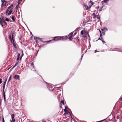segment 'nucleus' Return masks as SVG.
<instances>
[{
  "label": "nucleus",
  "mask_w": 122,
  "mask_h": 122,
  "mask_svg": "<svg viewBox=\"0 0 122 122\" xmlns=\"http://www.w3.org/2000/svg\"><path fill=\"white\" fill-rule=\"evenodd\" d=\"M3 22L6 25H7L6 23L5 22V21L4 20H3Z\"/></svg>",
  "instance_id": "a878e982"
},
{
  "label": "nucleus",
  "mask_w": 122,
  "mask_h": 122,
  "mask_svg": "<svg viewBox=\"0 0 122 122\" xmlns=\"http://www.w3.org/2000/svg\"><path fill=\"white\" fill-rule=\"evenodd\" d=\"M15 115L14 114H12L11 115V117L12 121H15V119L14 118Z\"/></svg>",
  "instance_id": "9d476101"
},
{
  "label": "nucleus",
  "mask_w": 122,
  "mask_h": 122,
  "mask_svg": "<svg viewBox=\"0 0 122 122\" xmlns=\"http://www.w3.org/2000/svg\"><path fill=\"white\" fill-rule=\"evenodd\" d=\"M11 75H10V76L8 81V82H9V81H10V80H11Z\"/></svg>",
  "instance_id": "412c9836"
},
{
  "label": "nucleus",
  "mask_w": 122,
  "mask_h": 122,
  "mask_svg": "<svg viewBox=\"0 0 122 122\" xmlns=\"http://www.w3.org/2000/svg\"><path fill=\"white\" fill-rule=\"evenodd\" d=\"M2 79H0V84H1L2 82Z\"/></svg>",
  "instance_id": "c9c22d12"
},
{
  "label": "nucleus",
  "mask_w": 122,
  "mask_h": 122,
  "mask_svg": "<svg viewBox=\"0 0 122 122\" xmlns=\"http://www.w3.org/2000/svg\"><path fill=\"white\" fill-rule=\"evenodd\" d=\"M19 57H17V61H18V60H19Z\"/></svg>",
  "instance_id": "f704fd0d"
},
{
  "label": "nucleus",
  "mask_w": 122,
  "mask_h": 122,
  "mask_svg": "<svg viewBox=\"0 0 122 122\" xmlns=\"http://www.w3.org/2000/svg\"><path fill=\"white\" fill-rule=\"evenodd\" d=\"M92 15L93 16V19H95L97 15H96L95 13H93L92 14Z\"/></svg>",
  "instance_id": "4468645a"
},
{
  "label": "nucleus",
  "mask_w": 122,
  "mask_h": 122,
  "mask_svg": "<svg viewBox=\"0 0 122 122\" xmlns=\"http://www.w3.org/2000/svg\"><path fill=\"white\" fill-rule=\"evenodd\" d=\"M88 30V31H89V30Z\"/></svg>",
  "instance_id": "864d4df0"
},
{
  "label": "nucleus",
  "mask_w": 122,
  "mask_h": 122,
  "mask_svg": "<svg viewBox=\"0 0 122 122\" xmlns=\"http://www.w3.org/2000/svg\"><path fill=\"white\" fill-rule=\"evenodd\" d=\"M122 97L120 98L119 99V100H120V101H122Z\"/></svg>",
  "instance_id": "79ce46f5"
},
{
  "label": "nucleus",
  "mask_w": 122,
  "mask_h": 122,
  "mask_svg": "<svg viewBox=\"0 0 122 122\" xmlns=\"http://www.w3.org/2000/svg\"><path fill=\"white\" fill-rule=\"evenodd\" d=\"M18 3H19L18 4V5L16 6V7H15V8H16V9H17V10L18 8L19 5V3H19V2H18Z\"/></svg>",
  "instance_id": "5701e85b"
},
{
  "label": "nucleus",
  "mask_w": 122,
  "mask_h": 122,
  "mask_svg": "<svg viewBox=\"0 0 122 122\" xmlns=\"http://www.w3.org/2000/svg\"><path fill=\"white\" fill-rule=\"evenodd\" d=\"M102 41L103 43H104L105 42L103 40V39L102 40Z\"/></svg>",
  "instance_id": "e433bc0d"
},
{
  "label": "nucleus",
  "mask_w": 122,
  "mask_h": 122,
  "mask_svg": "<svg viewBox=\"0 0 122 122\" xmlns=\"http://www.w3.org/2000/svg\"><path fill=\"white\" fill-rule=\"evenodd\" d=\"M35 41L37 43H38V41L37 40H36Z\"/></svg>",
  "instance_id": "a19ab883"
},
{
  "label": "nucleus",
  "mask_w": 122,
  "mask_h": 122,
  "mask_svg": "<svg viewBox=\"0 0 122 122\" xmlns=\"http://www.w3.org/2000/svg\"><path fill=\"white\" fill-rule=\"evenodd\" d=\"M101 11V10H100V11Z\"/></svg>",
  "instance_id": "3c124183"
},
{
  "label": "nucleus",
  "mask_w": 122,
  "mask_h": 122,
  "mask_svg": "<svg viewBox=\"0 0 122 122\" xmlns=\"http://www.w3.org/2000/svg\"><path fill=\"white\" fill-rule=\"evenodd\" d=\"M76 34V33H75L74 34L75 35V34Z\"/></svg>",
  "instance_id": "8fccbe9b"
},
{
  "label": "nucleus",
  "mask_w": 122,
  "mask_h": 122,
  "mask_svg": "<svg viewBox=\"0 0 122 122\" xmlns=\"http://www.w3.org/2000/svg\"><path fill=\"white\" fill-rule=\"evenodd\" d=\"M13 6V5L11 4V5L8 7V8H9L10 9H12V7Z\"/></svg>",
  "instance_id": "a211bd4d"
},
{
  "label": "nucleus",
  "mask_w": 122,
  "mask_h": 122,
  "mask_svg": "<svg viewBox=\"0 0 122 122\" xmlns=\"http://www.w3.org/2000/svg\"><path fill=\"white\" fill-rule=\"evenodd\" d=\"M19 63V61H17L16 63L15 64V65L13 67V68H14L16 66L18 65V64Z\"/></svg>",
  "instance_id": "f8f14e48"
},
{
  "label": "nucleus",
  "mask_w": 122,
  "mask_h": 122,
  "mask_svg": "<svg viewBox=\"0 0 122 122\" xmlns=\"http://www.w3.org/2000/svg\"><path fill=\"white\" fill-rule=\"evenodd\" d=\"M5 85H3V88H5Z\"/></svg>",
  "instance_id": "49530a36"
},
{
  "label": "nucleus",
  "mask_w": 122,
  "mask_h": 122,
  "mask_svg": "<svg viewBox=\"0 0 122 122\" xmlns=\"http://www.w3.org/2000/svg\"><path fill=\"white\" fill-rule=\"evenodd\" d=\"M5 88H3V92H4Z\"/></svg>",
  "instance_id": "37998d69"
},
{
  "label": "nucleus",
  "mask_w": 122,
  "mask_h": 122,
  "mask_svg": "<svg viewBox=\"0 0 122 122\" xmlns=\"http://www.w3.org/2000/svg\"><path fill=\"white\" fill-rule=\"evenodd\" d=\"M66 36H55L53 37V40L55 41H58L60 40L66 39Z\"/></svg>",
  "instance_id": "f03ea898"
},
{
  "label": "nucleus",
  "mask_w": 122,
  "mask_h": 122,
  "mask_svg": "<svg viewBox=\"0 0 122 122\" xmlns=\"http://www.w3.org/2000/svg\"><path fill=\"white\" fill-rule=\"evenodd\" d=\"M99 51H97V50H96L95 51V53H96V52H98Z\"/></svg>",
  "instance_id": "ea45409f"
},
{
  "label": "nucleus",
  "mask_w": 122,
  "mask_h": 122,
  "mask_svg": "<svg viewBox=\"0 0 122 122\" xmlns=\"http://www.w3.org/2000/svg\"><path fill=\"white\" fill-rule=\"evenodd\" d=\"M122 108V102L120 104V105L119 108Z\"/></svg>",
  "instance_id": "393cba45"
},
{
  "label": "nucleus",
  "mask_w": 122,
  "mask_h": 122,
  "mask_svg": "<svg viewBox=\"0 0 122 122\" xmlns=\"http://www.w3.org/2000/svg\"><path fill=\"white\" fill-rule=\"evenodd\" d=\"M88 34V31L85 29L82 30L81 32V34L82 35L83 37L84 38L87 37L88 35L89 37V35Z\"/></svg>",
  "instance_id": "f257e3e1"
},
{
  "label": "nucleus",
  "mask_w": 122,
  "mask_h": 122,
  "mask_svg": "<svg viewBox=\"0 0 122 122\" xmlns=\"http://www.w3.org/2000/svg\"><path fill=\"white\" fill-rule=\"evenodd\" d=\"M76 41L77 42H78L79 41V40L78 38L76 39Z\"/></svg>",
  "instance_id": "7c9ffc66"
},
{
  "label": "nucleus",
  "mask_w": 122,
  "mask_h": 122,
  "mask_svg": "<svg viewBox=\"0 0 122 122\" xmlns=\"http://www.w3.org/2000/svg\"><path fill=\"white\" fill-rule=\"evenodd\" d=\"M96 17L98 19H99L100 20V16L98 15Z\"/></svg>",
  "instance_id": "cd10ccee"
},
{
  "label": "nucleus",
  "mask_w": 122,
  "mask_h": 122,
  "mask_svg": "<svg viewBox=\"0 0 122 122\" xmlns=\"http://www.w3.org/2000/svg\"><path fill=\"white\" fill-rule=\"evenodd\" d=\"M59 97H58V100H59V101H60L61 102H60V103H61V104H62V105H64V101L63 100H60V99H59Z\"/></svg>",
  "instance_id": "1a4fd4ad"
},
{
  "label": "nucleus",
  "mask_w": 122,
  "mask_h": 122,
  "mask_svg": "<svg viewBox=\"0 0 122 122\" xmlns=\"http://www.w3.org/2000/svg\"><path fill=\"white\" fill-rule=\"evenodd\" d=\"M73 36V33H71L69 34V37L68 38H66V39H67L68 38V39L70 40L71 41L72 39V36Z\"/></svg>",
  "instance_id": "0eeeda50"
},
{
  "label": "nucleus",
  "mask_w": 122,
  "mask_h": 122,
  "mask_svg": "<svg viewBox=\"0 0 122 122\" xmlns=\"http://www.w3.org/2000/svg\"><path fill=\"white\" fill-rule=\"evenodd\" d=\"M58 97H59V99H60V100H61V99H60V97H58Z\"/></svg>",
  "instance_id": "a18cd8bd"
},
{
  "label": "nucleus",
  "mask_w": 122,
  "mask_h": 122,
  "mask_svg": "<svg viewBox=\"0 0 122 122\" xmlns=\"http://www.w3.org/2000/svg\"><path fill=\"white\" fill-rule=\"evenodd\" d=\"M0 24L3 27V25L2 24V22H3V20H1V18H0Z\"/></svg>",
  "instance_id": "f3484780"
},
{
  "label": "nucleus",
  "mask_w": 122,
  "mask_h": 122,
  "mask_svg": "<svg viewBox=\"0 0 122 122\" xmlns=\"http://www.w3.org/2000/svg\"><path fill=\"white\" fill-rule=\"evenodd\" d=\"M89 4L90 6H92L93 5L92 3L90 0L89 3Z\"/></svg>",
  "instance_id": "6ab92c4d"
},
{
  "label": "nucleus",
  "mask_w": 122,
  "mask_h": 122,
  "mask_svg": "<svg viewBox=\"0 0 122 122\" xmlns=\"http://www.w3.org/2000/svg\"><path fill=\"white\" fill-rule=\"evenodd\" d=\"M108 1V0H105L104 2L105 3H107Z\"/></svg>",
  "instance_id": "2f4dec72"
},
{
  "label": "nucleus",
  "mask_w": 122,
  "mask_h": 122,
  "mask_svg": "<svg viewBox=\"0 0 122 122\" xmlns=\"http://www.w3.org/2000/svg\"><path fill=\"white\" fill-rule=\"evenodd\" d=\"M5 20L6 21H9V19H8L7 18H6V19Z\"/></svg>",
  "instance_id": "c85d7f7f"
},
{
  "label": "nucleus",
  "mask_w": 122,
  "mask_h": 122,
  "mask_svg": "<svg viewBox=\"0 0 122 122\" xmlns=\"http://www.w3.org/2000/svg\"><path fill=\"white\" fill-rule=\"evenodd\" d=\"M14 78L16 80H19L20 79L19 76L16 74L15 75Z\"/></svg>",
  "instance_id": "6e6552de"
},
{
  "label": "nucleus",
  "mask_w": 122,
  "mask_h": 122,
  "mask_svg": "<svg viewBox=\"0 0 122 122\" xmlns=\"http://www.w3.org/2000/svg\"><path fill=\"white\" fill-rule=\"evenodd\" d=\"M102 39H102L101 38V37H100L99 38V39L98 40H100L101 41H102V40H103Z\"/></svg>",
  "instance_id": "72a5a7b5"
},
{
  "label": "nucleus",
  "mask_w": 122,
  "mask_h": 122,
  "mask_svg": "<svg viewBox=\"0 0 122 122\" xmlns=\"http://www.w3.org/2000/svg\"><path fill=\"white\" fill-rule=\"evenodd\" d=\"M31 66H32L33 67H34L33 63H32L31 64Z\"/></svg>",
  "instance_id": "473e14b6"
},
{
  "label": "nucleus",
  "mask_w": 122,
  "mask_h": 122,
  "mask_svg": "<svg viewBox=\"0 0 122 122\" xmlns=\"http://www.w3.org/2000/svg\"><path fill=\"white\" fill-rule=\"evenodd\" d=\"M99 32L100 34V37H101V38L102 39V31H101L100 30H99Z\"/></svg>",
  "instance_id": "ddd939ff"
},
{
  "label": "nucleus",
  "mask_w": 122,
  "mask_h": 122,
  "mask_svg": "<svg viewBox=\"0 0 122 122\" xmlns=\"http://www.w3.org/2000/svg\"><path fill=\"white\" fill-rule=\"evenodd\" d=\"M101 30L102 35L104 36L105 34V30H107V28H104L103 29H101Z\"/></svg>",
  "instance_id": "39448f33"
},
{
  "label": "nucleus",
  "mask_w": 122,
  "mask_h": 122,
  "mask_svg": "<svg viewBox=\"0 0 122 122\" xmlns=\"http://www.w3.org/2000/svg\"><path fill=\"white\" fill-rule=\"evenodd\" d=\"M65 115V113L64 114H63V115Z\"/></svg>",
  "instance_id": "09e8293b"
},
{
  "label": "nucleus",
  "mask_w": 122,
  "mask_h": 122,
  "mask_svg": "<svg viewBox=\"0 0 122 122\" xmlns=\"http://www.w3.org/2000/svg\"><path fill=\"white\" fill-rule=\"evenodd\" d=\"M64 111L65 112V113L67 114H68L69 112L66 109H64Z\"/></svg>",
  "instance_id": "dca6fc26"
},
{
  "label": "nucleus",
  "mask_w": 122,
  "mask_h": 122,
  "mask_svg": "<svg viewBox=\"0 0 122 122\" xmlns=\"http://www.w3.org/2000/svg\"><path fill=\"white\" fill-rule=\"evenodd\" d=\"M7 79H6L5 80V81L3 83V85H5L6 81H7Z\"/></svg>",
  "instance_id": "c756f323"
},
{
  "label": "nucleus",
  "mask_w": 122,
  "mask_h": 122,
  "mask_svg": "<svg viewBox=\"0 0 122 122\" xmlns=\"http://www.w3.org/2000/svg\"><path fill=\"white\" fill-rule=\"evenodd\" d=\"M37 39H39L40 41H41L42 42H44L45 41H43L42 40V39L41 38H37Z\"/></svg>",
  "instance_id": "bb28decb"
},
{
  "label": "nucleus",
  "mask_w": 122,
  "mask_h": 122,
  "mask_svg": "<svg viewBox=\"0 0 122 122\" xmlns=\"http://www.w3.org/2000/svg\"><path fill=\"white\" fill-rule=\"evenodd\" d=\"M15 18V16H12L11 17V19L12 20H13V21H15V20L14 18Z\"/></svg>",
  "instance_id": "aec40b11"
},
{
  "label": "nucleus",
  "mask_w": 122,
  "mask_h": 122,
  "mask_svg": "<svg viewBox=\"0 0 122 122\" xmlns=\"http://www.w3.org/2000/svg\"><path fill=\"white\" fill-rule=\"evenodd\" d=\"M22 0H21V1Z\"/></svg>",
  "instance_id": "5fc2aeb1"
},
{
  "label": "nucleus",
  "mask_w": 122,
  "mask_h": 122,
  "mask_svg": "<svg viewBox=\"0 0 122 122\" xmlns=\"http://www.w3.org/2000/svg\"><path fill=\"white\" fill-rule=\"evenodd\" d=\"M13 11L12 9H10L8 8L6 10L5 12V14L8 15H10L12 12Z\"/></svg>",
  "instance_id": "20e7f679"
},
{
  "label": "nucleus",
  "mask_w": 122,
  "mask_h": 122,
  "mask_svg": "<svg viewBox=\"0 0 122 122\" xmlns=\"http://www.w3.org/2000/svg\"><path fill=\"white\" fill-rule=\"evenodd\" d=\"M84 6L85 7V9L86 10H87L89 9V7L88 6H87L86 5H84Z\"/></svg>",
  "instance_id": "2eb2a0df"
},
{
  "label": "nucleus",
  "mask_w": 122,
  "mask_h": 122,
  "mask_svg": "<svg viewBox=\"0 0 122 122\" xmlns=\"http://www.w3.org/2000/svg\"><path fill=\"white\" fill-rule=\"evenodd\" d=\"M2 119H3L2 121H3V122H5L4 118V117H3L2 118Z\"/></svg>",
  "instance_id": "58836bf2"
},
{
  "label": "nucleus",
  "mask_w": 122,
  "mask_h": 122,
  "mask_svg": "<svg viewBox=\"0 0 122 122\" xmlns=\"http://www.w3.org/2000/svg\"><path fill=\"white\" fill-rule=\"evenodd\" d=\"M1 1L2 2V4L1 5V7H3L4 6L6 5V3L4 0H1Z\"/></svg>",
  "instance_id": "423d86ee"
},
{
  "label": "nucleus",
  "mask_w": 122,
  "mask_h": 122,
  "mask_svg": "<svg viewBox=\"0 0 122 122\" xmlns=\"http://www.w3.org/2000/svg\"><path fill=\"white\" fill-rule=\"evenodd\" d=\"M20 54L19 53H18V57H19L20 56Z\"/></svg>",
  "instance_id": "4c0bfd02"
},
{
  "label": "nucleus",
  "mask_w": 122,
  "mask_h": 122,
  "mask_svg": "<svg viewBox=\"0 0 122 122\" xmlns=\"http://www.w3.org/2000/svg\"><path fill=\"white\" fill-rule=\"evenodd\" d=\"M11 121V122H15V121H14H14Z\"/></svg>",
  "instance_id": "de8ad7c7"
},
{
  "label": "nucleus",
  "mask_w": 122,
  "mask_h": 122,
  "mask_svg": "<svg viewBox=\"0 0 122 122\" xmlns=\"http://www.w3.org/2000/svg\"><path fill=\"white\" fill-rule=\"evenodd\" d=\"M53 41V39L52 40H49V41H45V42H50Z\"/></svg>",
  "instance_id": "4be33fe9"
},
{
  "label": "nucleus",
  "mask_w": 122,
  "mask_h": 122,
  "mask_svg": "<svg viewBox=\"0 0 122 122\" xmlns=\"http://www.w3.org/2000/svg\"><path fill=\"white\" fill-rule=\"evenodd\" d=\"M14 34V33H13L12 34V38H11V36L10 35L9 37V39H10V40L11 42H12V43L13 45V46L16 49L17 48V47L16 45L15 44L14 42V40L13 39V38H14V37H13Z\"/></svg>",
  "instance_id": "7ed1b4c3"
},
{
  "label": "nucleus",
  "mask_w": 122,
  "mask_h": 122,
  "mask_svg": "<svg viewBox=\"0 0 122 122\" xmlns=\"http://www.w3.org/2000/svg\"><path fill=\"white\" fill-rule=\"evenodd\" d=\"M88 21H87V22H88Z\"/></svg>",
  "instance_id": "603ef678"
},
{
  "label": "nucleus",
  "mask_w": 122,
  "mask_h": 122,
  "mask_svg": "<svg viewBox=\"0 0 122 122\" xmlns=\"http://www.w3.org/2000/svg\"><path fill=\"white\" fill-rule=\"evenodd\" d=\"M40 79H42V78H41V77H40V76H39L38 77Z\"/></svg>",
  "instance_id": "c03bdc74"
},
{
  "label": "nucleus",
  "mask_w": 122,
  "mask_h": 122,
  "mask_svg": "<svg viewBox=\"0 0 122 122\" xmlns=\"http://www.w3.org/2000/svg\"><path fill=\"white\" fill-rule=\"evenodd\" d=\"M22 55H21V57L20 58V59H21L22 57L24 55V54L23 53V51H22Z\"/></svg>",
  "instance_id": "b1692460"
},
{
  "label": "nucleus",
  "mask_w": 122,
  "mask_h": 122,
  "mask_svg": "<svg viewBox=\"0 0 122 122\" xmlns=\"http://www.w3.org/2000/svg\"><path fill=\"white\" fill-rule=\"evenodd\" d=\"M3 94L4 97V101H6V97L5 95V92H3Z\"/></svg>",
  "instance_id": "9b49d317"
}]
</instances>
